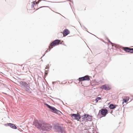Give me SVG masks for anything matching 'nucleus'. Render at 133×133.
<instances>
[{
  "label": "nucleus",
  "instance_id": "obj_1",
  "mask_svg": "<svg viewBox=\"0 0 133 133\" xmlns=\"http://www.w3.org/2000/svg\"><path fill=\"white\" fill-rule=\"evenodd\" d=\"M34 125L37 128L41 129L43 130L48 131L51 130L52 128L51 125L50 124L46 123L39 124L37 120L35 121Z\"/></svg>",
  "mask_w": 133,
  "mask_h": 133
},
{
  "label": "nucleus",
  "instance_id": "obj_2",
  "mask_svg": "<svg viewBox=\"0 0 133 133\" xmlns=\"http://www.w3.org/2000/svg\"><path fill=\"white\" fill-rule=\"evenodd\" d=\"M60 41L58 39L56 40L51 43L49 46V48L46 50V51L48 52L49 51L50 49L53 48L55 46L58 45L60 43Z\"/></svg>",
  "mask_w": 133,
  "mask_h": 133
},
{
  "label": "nucleus",
  "instance_id": "obj_3",
  "mask_svg": "<svg viewBox=\"0 0 133 133\" xmlns=\"http://www.w3.org/2000/svg\"><path fill=\"white\" fill-rule=\"evenodd\" d=\"M45 105L48 107L52 111H51L52 112L58 114H59L61 113V112L60 111L57 110L54 107H51L47 104H46Z\"/></svg>",
  "mask_w": 133,
  "mask_h": 133
},
{
  "label": "nucleus",
  "instance_id": "obj_4",
  "mask_svg": "<svg viewBox=\"0 0 133 133\" xmlns=\"http://www.w3.org/2000/svg\"><path fill=\"white\" fill-rule=\"evenodd\" d=\"M100 88L102 89H104L106 91L110 90L111 89V87L110 85L107 84H105L101 86Z\"/></svg>",
  "mask_w": 133,
  "mask_h": 133
},
{
  "label": "nucleus",
  "instance_id": "obj_5",
  "mask_svg": "<svg viewBox=\"0 0 133 133\" xmlns=\"http://www.w3.org/2000/svg\"><path fill=\"white\" fill-rule=\"evenodd\" d=\"M108 111L106 109H102L99 110L101 115L103 116H105L108 113Z\"/></svg>",
  "mask_w": 133,
  "mask_h": 133
},
{
  "label": "nucleus",
  "instance_id": "obj_6",
  "mask_svg": "<svg viewBox=\"0 0 133 133\" xmlns=\"http://www.w3.org/2000/svg\"><path fill=\"white\" fill-rule=\"evenodd\" d=\"M56 131L58 132H62V129L61 127L58 125H55L54 128Z\"/></svg>",
  "mask_w": 133,
  "mask_h": 133
},
{
  "label": "nucleus",
  "instance_id": "obj_7",
  "mask_svg": "<svg viewBox=\"0 0 133 133\" xmlns=\"http://www.w3.org/2000/svg\"><path fill=\"white\" fill-rule=\"evenodd\" d=\"M79 81L86 80L89 81L90 80V78L88 76L86 75L84 77L79 78Z\"/></svg>",
  "mask_w": 133,
  "mask_h": 133
},
{
  "label": "nucleus",
  "instance_id": "obj_8",
  "mask_svg": "<svg viewBox=\"0 0 133 133\" xmlns=\"http://www.w3.org/2000/svg\"><path fill=\"white\" fill-rule=\"evenodd\" d=\"M71 115L74 119L78 120L80 118L79 115L78 114H71Z\"/></svg>",
  "mask_w": 133,
  "mask_h": 133
},
{
  "label": "nucleus",
  "instance_id": "obj_9",
  "mask_svg": "<svg viewBox=\"0 0 133 133\" xmlns=\"http://www.w3.org/2000/svg\"><path fill=\"white\" fill-rule=\"evenodd\" d=\"M84 116V119L88 121H90L92 119L91 117L88 115L85 114Z\"/></svg>",
  "mask_w": 133,
  "mask_h": 133
},
{
  "label": "nucleus",
  "instance_id": "obj_10",
  "mask_svg": "<svg viewBox=\"0 0 133 133\" xmlns=\"http://www.w3.org/2000/svg\"><path fill=\"white\" fill-rule=\"evenodd\" d=\"M5 126H9L11 128L13 129H17V127L16 126H15L14 125L12 124L11 123H9L7 124H5Z\"/></svg>",
  "mask_w": 133,
  "mask_h": 133
},
{
  "label": "nucleus",
  "instance_id": "obj_11",
  "mask_svg": "<svg viewBox=\"0 0 133 133\" xmlns=\"http://www.w3.org/2000/svg\"><path fill=\"white\" fill-rule=\"evenodd\" d=\"M130 98L128 96H126L124 97V98L123 99L122 104H124V103H126L127 102L129 101Z\"/></svg>",
  "mask_w": 133,
  "mask_h": 133
},
{
  "label": "nucleus",
  "instance_id": "obj_12",
  "mask_svg": "<svg viewBox=\"0 0 133 133\" xmlns=\"http://www.w3.org/2000/svg\"><path fill=\"white\" fill-rule=\"evenodd\" d=\"M69 33V30L67 29H65L63 32V36H66Z\"/></svg>",
  "mask_w": 133,
  "mask_h": 133
},
{
  "label": "nucleus",
  "instance_id": "obj_13",
  "mask_svg": "<svg viewBox=\"0 0 133 133\" xmlns=\"http://www.w3.org/2000/svg\"><path fill=\"white\" fill-rule=\"evenodd\" d=\"M38 3V2H36V4H35V1H34V2H32V6L33 7H34V9H36V10H37L38 9V8H36L35 7L36 6H37V4Z\"/></svg>",
  "mask_w": 133,
  "mask_h": 133
},
{
  "label": "nucleus",
  "instance_id": "obj_14",
  "mask_svg": "<svg viewBox=\"0 0 133 133\" xmlns=\"http://www.w3.org/2000/svg\"><path fill=\"white\" fill-rule=\"evenodd\" d=\"M19 85L21 86H26L28 85V84L26 82H23L22 81H21V82H19Z\"/></svg>",
  "mask_w": 133,
  "mask_h": 133
},
{
  "label": "nucleus",
  "instance_id": "obj_15",
  "mask_svg": "<svg viewBox=\"0 0 133 133\" xmlns=\"http://www.w3.org/2000/svg\"><path fill=\"white\" fill-rule=\"evenodd\" d=\"M116 106H117V105L111 104L109 105V107L110 109H114L116 108Z\"/></svg>",
  "mask_w": 133,
  "mask_h": 133
},
{
  "label": "nucleus",
  "instance_id": "obj_16",
  "mask_svg": "<svg viewBox=\"0 0 133 133\" xmlns=\"http://www.w3.org/2000/svg\"><path fill=\"white\" fill-rule=\"evenodd\" d=\"M130 48L128 47H123L122 49L124 50L126 52H129V51Z\"/></svg>",
  "mask_w": 133,
  "mask_h": 133
},
{
  "label": "nucleus",
  "instance_id": "obj_17",
  "mask_svg": "<svg viewBox=\"0 0 133 133\" xmlns=\"http://www.w3.org/2000/svg\"><path fill=\"white\" fill-rule=\"evenodd\" d=\"M27 86L26 88H25V90L28 91V92H30V88L29 86H28V85L27 86Z\"/></svg>",
  "mask_w": 133,
  "mask_h": 133
},
{
  "label": "nucleus",
  "instance_id": "obj_18",
  "mask_svg": "<svg viewBox=\"0 0 133 133\" xmlns=\"http://www.w3.org/2000/svg\"><path fill=\"white\" fill-rule=\"evenodd\" d=\"M101 99V98L100 97H97L95 99V101H96V102L97 103L98 101V100H100Z\"/></svg>",
  "mask_w": 133,
  "mask_h": 133
},
{
  "label": "nucleus",
  "instance_id": "obj_19",
  "mask_svg": "<svg viewBox=\"0 0 133 133\" xmlns=\"http://www.w3.org/2000/svg\"><path fill=\"white\" fill-rule=\"evenodd\" d=\"M129 52H130L131 53H133V48H130Z\"/></svg>",
  "mask_w": 133,
  "mask_h": 133
},
{
  "label": "nucleus",
  "instance_id": "obj_20",
  "mask_svg": "<svg viewBox=\"0 0 133 133\" xmlns=\"http://www.w3.org/2000/svg\"><path fill=\"white\" fill-rule=\"evenodd\" d=\"M48 71H45V75L44 76H45L46 75H47L48 74Z\"/></svg>",
  "mask_w": 133,
  "mask_h": 133
},
{
  "label": "nucleus",
  "instance_id": "obj_21",
  "mask_svg": "<svg viewBox=\"0 0 133 133\" xmlns=\"http://www.w3.org/2000/svg\"><path fill=\"white\" fill-rule=\"evenodd\" d=\"M45 71H49V68H45Z\"/></svg>",
  "mask_w": 133,
  "mask_h": 133
},
{
  "label": "nucleus",
  "instance_id": "obj_22",
  "mask_svg": "<svg viewBox=\"0 0 133 133\" xmlns=\"http://www.w3.org/2000/svg\"><path fill=\"white\" fill-rule=\"evenodd\" d=\"M102 79H103H103H103V78H102Z\"/></svg>",
  "mask_w": 133,
  "mask_h": 133
}]
</instances>
